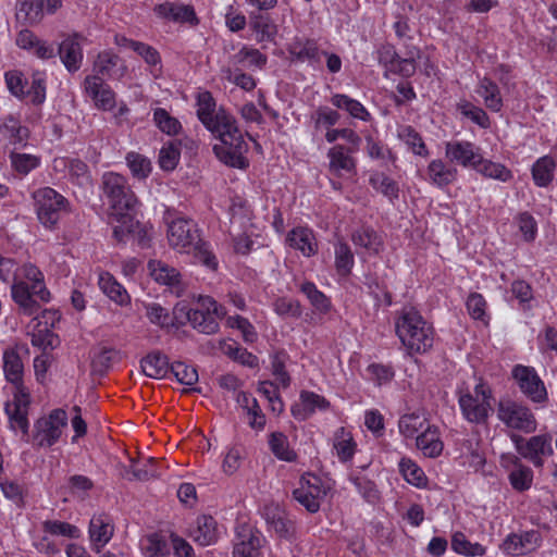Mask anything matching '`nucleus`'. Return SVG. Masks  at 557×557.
<instances>
[{
    "instance_id": "obj_1",
    "label": "nucleus",
    "mask_w": 557,
    "mask_h": 557,
    "mask_svg": "<svg viewBox=\"0 0 557 557\" xmlns=\"http://www.w3.org/2000/svg\"><path fill=\"white\" fill-rule=\"evenodd\" d=\"M197 115L219 143L213 146L216 158L226 165L245 169L248 145L237 126L236 119L224 110L215 111V101L209 91H202L197 98Z\"/></svg>"
},
{
    "instance_id": "obj_2",
    "label": "nucleus",
    "mask_w": 557,
    "mask_h": 557,
    "mask_svg": "<svg viewBox=\"0 0 557 557\" xmlns=\"http://www.w3.org/2000/svg\"><path fill=\"white\" fill-rule=\"evenodd\" d=\"M102 190L109 203L108 220L113 236L117 242H125L139 226L133 214L137 198L126 177L115 172L102 175Z\"/></svg>"
},
{
    "instance_id": "obj_3",
    "label": "nucleus",
    "mask_w": 557,
    "mask_h": 557,
    "mask_svg": "<svg viewBox=\"0 0 557 557\" xmlns=\"http://www.w3.org/2000/svg\"><path fill=\"white\" fill-rule=\"evenodd\" d=\"M20 351H27L24 346H15L3 352V372L8 382L14 385L11 400L7 401L4 410L12 431H21L22 441L29 442L28 411L30 405L29 392L23 385L24 363Z\"/></svg>"
},
{
    "instance_id": "obj_4",
    "label": "nucleus",
    "mask_w": 557,
    "mask_h": 557,
    "mask_svg": "<svg viewBox=\"0 0 557 557\" xmlns=\"http://www.w3.org/2000/svg\"><path fill=\"white\" fill-rule=\"evenodd\" d=\"M166 238L171 248L180 253L193 255L196 262L216 270L219 262L208 243L203 242L194 220L173 216L166 220Z\"/></svg>"
},
{
    "instance_id": "obj_5",
    "label": "nucleus",
    "mask_w": 557,
    "mask_h": 557,
    "mask_svg": "<svg viewBox=\"0 0 557 557\" xmlns=\"http://www.w3.org/2000/svg\"><path fill=\"white\" fill-rule=\"evenodd\" d=\"M11 294L22 313L26 315H33L39 311L40 306L36 298L44 302L50 300V293L46 288L44 274L32 263H26L17 270Z\"/></svg>"
},
{
    "instance_id": "obj_6",
    "label": "nucleus",
    "mask_w": 557,
    "mask_h": 557,
    "mask_svg": "<svg viewBox=\"0 0 557 557\" xmlns=\"http://www.w3.org/2000/svg\"><path fill=\"white\" fill-rule=\"evenodd\" d=\"M395 331L409 354H424L434 344L435 331L413 307L403 308L395 320Z\"/></svg>"
},
{
    "instance_id": "obj_7",
    "label": "nucleus",
    "mask_w": 557,
    "mask_h": 557,
    "mask_svg": "<svg viewBox=\"0 0 557 557\" xmlns=\"http://www.w3.org/2000/svg\"><path fill=\"white\" fill-rule=\"evenodd\" d=\"M83 87L86 97L97 110L113 112V119L117 125L126 120L129 108L123 100L117 101L116 92L102 77L88 75L84 79Z\"/></svg>"
},
{
    "instance_id": "obj_8",
    "label": "nucleus",
    "mask_w": 557,
    "mask_h": 557,
    "mask_svg": "<svg viewBox=\"0 0 557 557\" xmlns=\"http://www.w3.org/2000/svg\"><path fill=\"white\" fill-rule=\"evenodd\" d=\"M494 397L490 385L479 381L470 389H461L458 395V404L462 417L470 423H485L493 411Z\"/></svg>"
},
{
    "instance_id": "obj_9",
    "label": "nucleus",
    "mask_w": 557,
    "mask_h": 557,
    "mask_svg": "<svg viewBox=\"0 0 557 557\" xmlns=\"http://www.w3.org/2000/svg\"><path fill=\"white\" fill-rule=\"evenodd\" d=\"M331 491L329 479L308 472L300 476L293 496L307 511L315 513Z\"/></svg>"
},
{
    "instance_id": "obj_10",
    "label": "nucleus",
    "mask_w": 557,
    "mask_h": 557,
    "mask_svg": "<svg viewBox=\"0 0 557 557\" xmlns=\"http://www.w3.org/2000/svg\"><path fill=\"white\" fill-rule=\"evenodd\" d=\"M187 320L194 329L203 334L219 331V321L226 315V310L210 296H199L196 307L186 312Z\"/></svg>"
},
{
    "instance_id": "obj_11",
    "label": "nucleus",
    "mask_w": 557,
    "mask_h": 557,
    "mask_svg": "<svg viewBox=\"0 0 557 557\" xmlns=\"http://www.w3.org/2000/svg\"><path fill=\"white\" fill-rule=\"evenodd\" d=\"M140 546L147 557H168L171 554L175 557H191L194 553L191 545L174 533L149 534L141 540Z\"/></svg>"
},
{
    "instance_id": "obj_12",
    "label": "nucleus",
    "mask_w": 557,
    "mask_h": 557,
    "mask_svg": "<svg viewBox=\"0 0 557 557\" xmlns=\"http://www.w3.org/2000/svg\"><path fill=\"white\" fill-rule=\"evenodd\" d=\"M35 210L40 223L52 228L59 222L62 212L67 210V200L51 187H41L33 193Z\"/></svg>"
},
{
    "instance_id": "obj_13",
    "label": "nucleus",
    "mask_w": 557,
    "mask_h": 557,
    "mask_svg": "<svg viewBox=\"0 0 557 557\" xmlns=\"http://www.w3.org/2000/svg\"><path fill=\"white\" fill-rule=\"evenodd\" d=\"M69 417L63 409H53L34 424L32 443L38 447H51L59 442L67 426Z\"/></svg>"
},
{
    "instance_id": "obj_14",
    "label": "nucleus",
    "mask_w": 557,
    "mask_h": 557,
    "mask_svg": "<svg viewBox=\"0 0 557 557\" xmlns=\"http://www.w3.org/2000/svg\"><path fill=\"white\" fill-rule=\"evenodd\" d=\"M517 451L525 459L532 462L535 468L544 465L545 458L553 455L552 436L548 434H540L524 440L519 435H512Z\"/></svg>"
},
{
    "instance_id": "obj_15",
    "label": "nucleus",
    "mask_w": 557,
    "mask_h": 557,
    "mask_svg": "<svg viewBox=\"0 0 557 557\" xmlns=\"http://www.w3.org/2000/svg\"><path fill=\"white\" fill-rule=\"evenodd\" d=\"M498 419L508 428L531 433L536 429V421L531 410L512 400H502L498 404Z\"/></svg>"
},
{
    "instance_id": "obj_16",
    "label": "nucleus",
    "mask_w": 557,
    "mask_h": 557,
    "mask_svg": "<svg viewBox=\"0 0 557 557\" xmlns=\"http://www.w3.org/2000/svg\"><path fill=\"white\" fill-rule=\"evenodd\" d=\"M265 539L252 527L244 524L237 528L234 539L233 557H257L265 554Z\"/></svg>"
},
{
    "instance_id": "obj_17",
    "label": "nucleus",
    "mask_w": 557,
    "mask_h": 557,
    "mask_svg": "<svg viewBox=\"0 0 557 557\" xmlns=\"http://www.w3.org/2000/svg\"><path fill=\"white\" fill-rule=\"evenodd\" d=\"M445 157L450 163L474 170L481 161L482 150L469 140H450L445 144Z\"/></svg>"
},
{
    "instance_id": "obj_18",
    "label": "nucleus",
    "mask_w": 557,
    "mask_h": 557,
    "mask_svg": "<svg viewBox=\"0 0 557 557\" xmlns=\"http://www.w3.org/2000/svg\"><path fill=\"white\" fill-rule=\"evenodd\" d=\"M500 466L508 472V479L513 490L524 492L532 486V469L523 465L516 455H503L500 458Z\"/></svg>"
},
{
    "instance_id": "obj_19",
    "label": "nucleus",
    "mask_w": 557,
    "mask_h": 557,
    "mask_svg": "<svg viewBox=\"0 0 557 557\" xmlns=\"http://www.w3.org/2000/svg\"><path fill=\"white\" fill-rule=\"evenodd\" d=\"M512 375L522 393L531 400L540 403L546 399L547 393L544 383L533 368L516 366Z\"/></svg>"
},
{
    "instance_id": "obj_20",
    "label": "nucleus",
    "mask_w": 557,
    "mask_h": 557,
    "mask_svg": "<svg viewBox=\"0 0 557 557\" xmlns=\"http://www.w3.org/2000/svg\"><path fill=\"white\" fill-rule=\"evenodd\" d=\"M15 44L18 48L30 52L40 60H49L57 54L53 44L40 39L27 28L17 33Z\"/></svg>"
},
{
    "instance_id": "obj_21",
    "label": "nucleus",
    "mask_w": 557,
    "mask_h": 557,
    "mask_svg": "<svg viewBox=\"0 0 557 557\" xmlns=\"http://www.w3.org/2000/svg\"><path fill=\"white\" fill-rule=\"evenodd\" d=\"M114 525L106 513L94 515L89 522L88 534L90 545L96 554L112 539Z\"/></svg>"
},
{
    "instance_id": "obj_22",
    "label": "nucleus",
    "mask_w": 557,
    "mask_h": 557,
    "mask_svg": "<svg viewBox=\"0 0 557 557\" xmlns=\"http://www.w3.org/2000/svg\"><path fill=\"white\" fill-rule=\"evenodd\" d=\"M354 151L355 149L343 145L333 146L327 152L330 172L336 176L354 174L356 171V160L351 156Z\"/></svg>"
},
{
    "instance_id": "obj_23",
    "label": "nucleus",
    "mask_w": 557,
    "mask_h": 557,
    "mask_svg": "<svg viewBox=\"0 0 557 557\" xmlns=\"http://www.w3.org/2000/svg\"><path fill=\"white\" fill-rule=\"evenodd\" d=\"M286 243L304 257H312L318 252V242L313 231L307 226H296L286 236Z\"/></svg>"
},
{
    "instance_id": "obj_24",
    "label": "nucleus",
    "mask_w": 557,
    "mask_h": 557,
    "mask_svg": "<svg viewBox=\"0 0 557 557\" xmlns=\"http://www.w3.org/2000/svg\"><path fill=\"white\" fill-rule=\"evenodd\" d=\"M83 37L78 34L71 35L62 40L58 53L64 66L70 72H76L83 62Z\"/></svg>"
},
{
    "instance_id": "obj_25",
    "label": "nucleus",
    "mask_w": 557,
    "mask_h": 557,
    "mask_svg": "<svg viewBox=\"0 0 557 557\" xmlns=\"http://www.w3.org/2000/svg\"><path fill=\"white\" fill-rule=\"evenodd\" d=\"M540 535L535 531L525 532L524 534H511L503 543L505 554L512 557L529 555L539 546Z\"/></svg>"
},
{
    "instance_id": "obj_26",
    "label": "nucleus",
    "mask_w": 557,
    "mask_h": 557,
    "mask_svg": "<svg viewBox=\"0 0 557 557\" xmlns=\"http://www.w3.org/2000/svg\"><path fill=\"white\" fill-rule=\"evenodd\" d=\"M220 533L221 530L215 519L207 515L198 517L189 532L193 540L201 546L215 543Z\"/></svg>"
},
{
    "instance_id": "obj_27",
    "label": "nucleus",
    "mask_w": 557,
    "mask_h": 557,
    "mask_svg": "<svg viewBox=\"0 0 557 557\" xmlns=\"http://www.w3.org/2000/svg\"><path fill=\"white\" fill-rule=\"evenodd\" d=\"M154 13L161 18L175 23L198 24L196 12L190 5L165 2L158 4L154 8Z\"/></svg>"
},
{
    "instance_id": "obj_28",
    "label": "nucleus",
    "mask_w": 557,
    "mask_h": 557,
    "mask_svg": "<svg viewBox=\"0 0 557 557\" xmlns=\"http://www.w3.org/2000/svg\"><path fill=\"white\" fill-rule=\"evenodd\" d=\"M300 405L292 408L293 416L299 420H305L317 410L326 411L330 409V401L322 395L314 392L302 391L299 396Z\"/></svg>"
},
{
    "instance_id": "obj_29",
    "label": "nucleus",
    "mask_w": 557,
    "mask_h": 557,
    "mask_svg": "<svg viewBox=\"0 0 557 557\" xmlns=\"http://www.w3.org/2000/svg\"><path fill=\"white\" fill-rule=\"evenodd\" d=\"M125 67L121 64L119 55L111 51H102L94 62V75L109 78H120L124 75Z\"/></svg>"
},
{
    "instance_id": "obj_30",
    "label": "nucleus",
    "mask_w": 557,
    "mask_h": 557,
    "mask_svg": "<svg viewBox=\"0 0 557 557\" xmlns=\"http://www.w3.org/2000/svg\"><path fill=\"white\" fill-rule=\"evenodd\" d=\"M416 445L425 457H438L444 448L440 431L436 426L428 424L421 434L416 436Z\"/></svg>"
},
{
    "instance_id": "obj_31",
    "label": "nucleus",
    "mask_w": 557,
    "mask_h": 557,
    "mask_svg": "<svg viewBox=\"0 0 557 557\" xmlns=\"http://www.w3.org/2000/svg\"><path fill=\"white\" fill-rule=\"evenodd\" d=\"M333 449L343 463L350 461L357 450V443L347 428L341 426L333 434Z\"/></svg>"
},
{
    "instance_id": "obj_32",
    "label": "nucleus",
    "mask_w": 557,
    "mask_h": 557,
    "mask_svg": "<svg viewBox=\"0 0 557 557\" xmlns=\"http://www.w3.org/2000/svg\"><path fill=\"white\" fill-rule=\"evenodd\" d=\"M456 176L457 170L441 159L432 160L426 168L425 180L441 188L450 185L456 180Z\"/></svg>"
},
{
    "instance_id": "obj_33",
    "label": "nucleus",
    "mask_w": 557,
    "mask_h": 557,
    "mask_svg": "<svg viewBox=\"0 0 557 557\" xmlns=\"http://www.w3.org/2000/svg\"><path fill=\"white\" fill-rule=\"evenodd\" d=\"M98 285L102 293L119 306L131 304L127 290L109 272H100Z\"/></svg>"
},
{
    "instance_id": "obj_34",
    "label": "nucleus",
    "mask_w": 557,
    "mask_h": 557,
    "mask_svg": "<svg viewBox=\"0 0 557 557\" xmlns=\"http://www.w3.org/2000/svg\"><path fill=\"white\" fill-rule=\"evenodd\" d=\"M351 242L370 255H377L383 249L382 236L370 226H361L355 230L351 234Z\"/></svg>"
},
{
    "instance_id": "obj_35",
    "label": "nucleus",
    "mask_w": 557,
    "mask_h": 557,
    "mask_svg": "<svg viewBox=\"0 0 557 557\" xmlns=\"http://www.w3.org/2000/svg\"><path fill=\"white\" fill-rule=\"evenodd\" d=\"M0 134L9 139L12 145L25 146L29 137L27 127L22 126L20 121L8 115L0 120Z\"/></svg>"
},
{
    "instance_id": "obj_36",
    "label": "nucleus",
    "mask_w": 557,
    "mask_h": 557,
    "mask_svg": "<svg viewBox=\"0 0 557 557\" xmlns=\"http://www.w3.org/2000/svg\"><path fill=\"white\" fill-rule=\"evenodd\" d=\"M269 527L281 537H290L295 533V523L278 507L269 508L265 512Z\"/></svg>"
},
{
    "instance_id": "obj_37",
    "label": "nucleus",
    "mask_w": 557,
    "mask_h": 557,
    "mask_svg": "<svg viewBox=\"0 0 557 557\" xmlns=\"http://www.w3.org/2000/svg\"><path fill=\"white\" fill-rule=\"evenodd\" d=\"M556 161L550 156L539 158L532 165L531 174L537 187H547L554 180Z\"/></svg>"
},
{
    "instance_id": "obj_38",
    "label": "nucleus",
    "mask_w": 557,
    "mask_h": 557,
    "mask_svg": "<svg viewBox=\"0 0 557 557\" xmlns=\"http://www.w3.org/2000/svg\"><path fill=\"white\" fill-rule=\"evenodd\" d=\"M331 103L337 109L347 111L354 119L364 122L371 120V114L366 107L360 101L349 97L348 95L334 94L331 98Z\"/></svg>"
},
{
    "instance_id": "obj_39",
    "label": "nucleus",
    "mask_w": 557,
    "mask_h": 557,
    "mask_svg": "<svg viewBox=\"0 0 557 557\" xmlns=\"http://www.w3.org/2000/svg\"><path fill=\"white\" fill-rule=\"evenodd\" d=\"M475 92L483 98L485 107L493 111L499 112L503 108V99L499 87L493 81L484 77L475 88Z\"/></svg>"
},
{
    "instance_id": "obj_40",
    "label": "nucleus",
    "mask_w": 557,
    "mask_h": 557,
    "mask_svg": "<svg viewBox=\"0 0 557 557\" xmlns=\"http://www.w3.org/2000/svg\"><path fill=\"white\" fill-rule=\"evenodd\" d=\"M15 15L16 20L26 26L38 25L42 21L39 0H17Z\"/></svg>"
},
{
    "instance_id": "obj_41",
    "label": "nucleus",
    "mask_w": 557,
    "mask_h": 557,
    "mask_svg": "<svg viewBox=\"0 0 557 557\" xmlns=\"http://www.w3.org/2000/svg\"><path fill=\"white\" fill-rule=\"evenodd\" d=\"M143 372L152 379H163L171 371L169 360L161 352H152L147 355L140 362Z\"/></svg>"
},
{
    "instance_id": "obj_42",
    "label": "nucleus",
    "mask_w": 557,
    "mask_h": 557,
    "mask_svg": "<svg viewBox=\"0 0 557 557\" xmlns=\"http://www.w3.org/2000/svg\"><path fill=\"white\" fill-rule=\"evenodd\" d=\"M398 469L404 480L418 487L424 488L428 485V476L418 463L409 457H403L399 460Z\"/></svg>"
},
{
    "instance_id": "obj_43",
    "label": "nucleus",
    "mask_w": 557,
    "mask_h": 557,
    "mask_svg": "<svg viewBox=\"0 0 557 557\" xmlns=\"http://www.w3.org/2000/svg\"><path fill=\"white\" fill-rule=\"evenodd\" d=\"M30 84L25 89V98L34 106H40L46 100L47 74L45 71H34L30 76Z\"/></svg>"
},
{
    "instance_id": "obj_44",
    "label": "nucleus",
    "mask_w": 557,
    "mask_h": 557,
    "mask_svg": "<svg viewBox=\"0 0 557 557\" xmlns=\"http://www.w3.org/2000/svg\"><path fill=\"white\" fill-rule=\"evenodd\" d=\"M289 54L301 62L319 61L320 50L314 40L296 38L288 45Z\"/></svg>"
},
{
    "instance_id": "obj_45",
    "label": "nucleus",
    "mask_w": 557,
    "mask_h": 557,
    "mask_svg": "<svg viewBox=\"0 0 557 557\" xmlns=\"http://www.w3.org/2000/svg\"><path fill=\"white\" fill-rule=\"evenodd\" d=\"M474 170L486 178L502 183H507L513 178L511 170L505 164L484 159L483 156Z\"/></svg>"
},
{
    "instance_id": "obj_46",
    "label": "nucleus",
    "mask_w": 557,
    "mask_h": 557,
    "mask_svg": "<svg viewBox=\"0 0 557 557\" xmlns=\"http://www.w3.org/2000/svg\"><path fill=\"white\" fill-rule=\"evenodd\" d=\"M369 183L374 190L382 194L391 202H394L399 198V185L398 183L386 175L383 172H374L369 178Z\"/></svg>"
},
{
    "instance_id": "obj_47",
    "label": "nucleus",
    "mask_w": 557,
    "mask_h": 557,
    "mask_svg": "<svg viewBox=\"0 0 557 557\" xmlns=\"http://www.w3.org/2000/svg\"><path fill=\"white\" fill-rule=\"evenodd\" d=\"M250 27L257 34L258 41H273L277 34V26L269 15L260 13L250 14Z\"/></svg>"
},
{
    "instance_id": "obj_48",
    "label": "nucleus",
    "mask_w": 557,
    "mask_h": 557,
    "mask_svg": "<svg viewBox=\"0 0 557 557\" xmlns=\"http://www.w3.org/2000/svg\"><path fill=\"white\" fill-rule=\"evenodd\" d=\"M428 424L425 414L423 412L416 411L403 414L398 421V429L403 436L412 438L417 436L419 431H423Z\"/></svg>"
},
{
    "instance_id": "obj_49",
    "label": "nucleus",
    "mask_w": 557,
    "mask_h": 557,
    "mask_svg": "<svg viewBox=\"0 0 557 557\" xmlns=\"http://www.w3.org/2000/svg\"><path fill=\"white\" fill-rule=\"evenodd\" d=\"M269 447L280 460L293 462L297 459L296 451L290 448L287 436L282 432H272L269 435Z\"/></svg>"
},
{
    "instance_id": "obj_50",
    "label": "nucleus",
    "mask_w": 557,
    "mask_h": 557,
    "mask_svg": "<svg viewBox=\"0 0 557 557\" xmlns=\"http://www.w3.org/2000/svg\"><path fill=\"white\" fill-rule=\"evenodd\" d=\"M148 268L153 280L160 284L175 286L181 281L180 272L162 261H149Z\"/></svg>"
},
{
    "instance_id": "obj_51",
    "label": "nucleus",
    "mask_w": 557,
    "mask_h": 557,
    "mask_svg": "<svg viewBox=\"0 0 557 557\" xmlns=\"http://www.w3.org/2000/svg\"><path fill=\"white\" fill-rule=\"evenodd\" d=\"M300 292L306 295L314 310L321 314H326L331 311L332 304L321 290H319L314 283L302 282L299 285Z\"/></svg>"
},
{
    "instance_id": "obj_52",
    "label": "nucleus",
    "mask_w": 557,
    "mask_h": 557,
    "mask_svg": "<svg viewBox=\"0 0 557 557\" xmlns=\"http://www.w3.org/2000/svg\"><path fill=\"white\" fill-rule=\"evenodd\" d=\"M398 137L404 141L412 153L426 157L429 150L421 137V135L410 125H401L397 129Z\"/></svg>"
},
{
    "instance_id": "obj_53",
    "label": "nucleus",
    "mask_w": 557,
    "mask_h": 557,
    "mask_svg": "<svg viewBox=\"0 0 557 557\" xmlns=\"http://www.w3.org/2000/svg\"><path fill=\"white\" fill-rule=\"evenodd\" d=\"M349 481L355 485L364 500L372 504L379 500L380 492L372 480L360 472L352 471L349 474Z\"/></svg>"
},
{
    "instance_id": "obj_54",
    "label": "nucleus",
    "mask_w": 557,
    "mask_h": 557,
    "mask_svg": "<svg viewBox=\"0 0 557 557\" xmlns=\"http://www.w3.org/2000/svg\"><path fill=\"white\" fill-rule=\"evenodd\" d=\"M451 548L456 554L468 557H478L485 554V547L479 543H471L462 532H456L451 537Z\"/></svg>"
},
{
    "instance_id": "obj_55",
    "label": "nucleus",
    "mask_w": 557,
    "mask_h": 557,
    "mask_svg": "<svg viewBox=\"0 0 557 557\" xmlns=\"http://www.w3.org/2000/svg\"><path fill=\"white\" fill-rule=\"evenodd\" d=\"M126 164L135 178L145 180L149 176L152 170L151 161L135 151H131L125 157Z\"/></svg>"
},
{
    "instance_id": "obj_56",
    "label": "nucleus",
    "mask_w": 557,
    "mask_h": 557,
    "mask_svg": "<svg viewBox=\"0 0 557 557\" xmlns=\"http://www.w3.org/2000/svg\"><path fill=\"white\" fill-rule=\"evenodd\" d=\"M394 370L391 366L371 363L364 371V379L375 386L388 384L394 379Z\"/></svg>"
},
{
    "instance_id": "obj_57",
    "label": "nucleus",
    "mask_w": 557,
    "mask_h": 557,
    "mask_svg": "<svg viewBox=\"0 0 557 557\" xmlns=\"http://www.w3.org/2000/svg\"><path fill=\"white\" fill-rule=\"evenodd\" d=\"M355 263L354 253L350 247L339 242L335 245V268L339 275L346 276L350 273Z\"/></svg>"
},
{
    "instance_id": "obj_58",
    "label": "nucleus",
    "mask_w": 557,
    "mask_h": 557,
    "mask_svg": "<svg viewBox=\"0 0 557 557\" xmlns=\"http://www.w3.org/2000/svg\"><path fill=\"white\" fill-rule=\"evenodd\" d=\"M457 109L465 117L471 120L480 127L488 128L491 126L490 117L482 108H479L467 100H461L458 102Z\"/></svg>"
},
{
    "instance_id": "obj_59",
    "label": "nucleus",
    "mask_w": 557,
    "mask_h": 557,
    "mask_svg": "<svg viewBox=\"0 0 557 557\" xmlns=\"http://www.w3.org/2000/svg\"><path fill=\"white\" fill-rule=\"evenodd\" d=\"M467 310L469 314L474 319L481 321L483 324L487 325L490 321V315L486 311L487 304L485 298L479 293H472L468 296L466 302Z\"/></svg>"
},
{
    "instance_id": "obj_60",
    "label": "nucleus",
    "mask_w": 557,
    "mask_h": 557,
    "mask_svg": "<svg viewBox=\"0 0 557 557\" xmlns=\"http://www.w3.org/2000/svg\"><path fill=\"white\" fill-rule=\"evenodd\" d=\"M62 163L69 169L71 180L79 185H90V174L85 162L78 159L62 160Z\"/></svg>"
},
{
    "instance_id": "obj_61",
    "label": "nucleus",
    "mask_w": 557,
    "mask_h": 557,
    "mask_svg": "<svg viewBox=\"0 0 557 557\" xmlns=\"http://www.w3.org/2000/svg\"><path fill=\"white\" fill-rule=\"evenodd\" d=\"M153 121L158 128L168 135H176L182 128L180 121L163 108L153 111Z\"/></svg>"
},
{
    "instance_id": "obj_62",
    "label": "nucleus",
    "mask_w": 557,
    "mask_h": 557,
    "mask_svg": "<svg viewBox=\"0 0 557 557\" xmlns=\"http://www.w3.org/2000/svg\"><path fill=\"white\" fill-rule=\"evenodd\" d=\"M181 157L180 145L170 141L162 146L159 152V165L164 171H173L178 164Z\"/></svg>"
},
{
    "instance_id": "obj_63",
    "label": "nucleus",
    "mask_w": 557,
    "mask_h": 557,
    "mask_svg": "<svg viewBox=\"0 0 557 557\" xmlns=\"http://www.w3.org/2000/svg\"><path fill=\"white\" fill-rule=\"evenodd\" d=\"M134 51L144 59L146 64L150 67V73L156 77L159 76L162 66L161 57L157 49L139 41Z\"/></svg>"
},
{
    "instance_id": "obj_64",
    "label": "nucleus",
    "mask_w": 557,
    "mask_h": 557,
    "mask_svg": "<svg viewBox=\"0 0 557 557\" xmlns=\"http://www.w3.org/2000/svg\"><path fill=\"white\" fill-rule=\"evenodd\" d=\"M4 81L9 91L14 97L24 100L25 89L28 86V81L24 74L18 70H11L4 74Z\"/></svg>"
}]
</instances>
